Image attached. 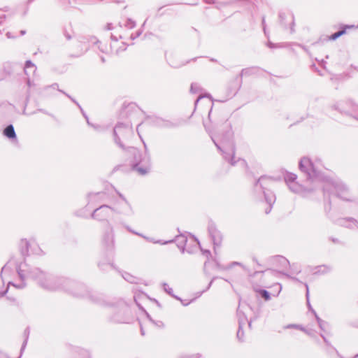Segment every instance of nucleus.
Here are the masks:
<instances>
[{
	"label": "nucleus",
	"instance_id": "39448f33",
	"mask_svg": "<svg viewBox=\"0 0 358 358\" xmlns=\"http://www.w3.org/2000/svg\"><path fill=\"white\" fill-rule=\"evenodd\" d=\"M28 245H29V243L27 241H22L21 242V247L22 248V249L24 248H25V252L27 251L28 250Z\"/></svg>",
	"mask_w": 358,
	"mask_h": 358
},
{
	"label": "nucleus",
	"instance_id": "f03ea898",
	"mask_svg": "<svg viewBox=\"0 0 358 358\" xmlns=\"http://www.w3.org/2000/svg\"><path fill=\"white\" fill-rule=\"evenodd\" d=\"M3 134L9 138H15L16 134L13 125H8L3 130Z\"/></svg>",
	"mask_w": 358,
	"mask_h": 358
},
{
	"label": "nucleus",
	"instance_id": "7ed1b4c3",
	"mask_svg": "<svg viewBox=\"0 0 358 358\" xmlns=\"http://www.w3.org/2000/svg\"><path fill=\"white\" fill-rule=\"evenodd\" d=\"M350 27H346L345 28H344L343 29L338 31V32H336L333 34H331V36H329V40H331V41H334V40H336L337 38L345 34L346 33V28H349Z\"/></svg>",
	"mask_w": 358,
	"mask_h": 358
},
{
	"label": "nucleus",
	"instance_id": "423d86ee",
	"mask_svg": "<svg viewBox=\"0 0 358 358\" xmlns=\"http://www.w3.org/2000/svg\"><path fill=\"white\" fill-rule=\"evenodd\" d=\"M137 171H138L139 173L142 174V175L145 174V173H147L148 172V169H142V168H138V169H137Z\"/></svg>",
	"mask_w": 358,
	"mask_h": 358
},
{
	"label": "nucleus",
	"instance_id": "0eeeda50",
	"mask_svg": "<svg viewBox=\"0 0 358 358\" xmlns=\"http://www.w3.org/2000/svg\"><path fill=\"white\" fill-rule=\"evenodd\" d=\"M34 66L33 65H31V62H27V64H26V68H27V67H29V66Z\"/></svg>",
	"mask_w": 358,
	"mask_h": 358
},
{
	"label": "nucleus",
	"instance_id": "f257e3e1",
	"mask_svg": "<svg viewBox=\"0 0 358 358\" xmlns=\"http://www.w3.org/2000/svg\"><path fill=\"white\" fill-rule=\"evenodd\" d=\"M111 209L108 206H103L94 210L92 216L94 219L103 221L110 217Z\"/></svg>",
	"mask_w": 358,
	"mask_h": 358
},
{
	"label": "nucleus",
	"instance_id": "20e7f679",
	"mask_svg": "<svg viewBox=\"0 0 358 358\" xmlns=\"http://www.w3.org/2000/svg\"><path fill=\"white\" fill-rule=\"evenodd\" d=\"M260 294L265 300H268L270 298L268 292L266 290H261Z\"/></svg>",
	"mask_w": 358,
	"mask_h": 358
}]
</instances>
